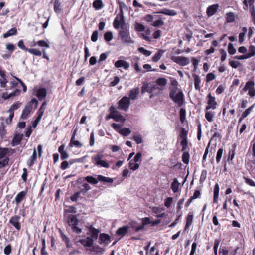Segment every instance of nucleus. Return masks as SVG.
<instances>
[{
    "label": "nucleus",
    "instance_id": "f257e3e1",
    "mask_svg": "<svg viewBox=\"0 0 255 255\" xmlns=\"http://www.w3.org/2000/svg\"><path fill=\"white\" fill-rule=\"evenodd\" d=\"M169 97L179 107H181L185 103L184 93L182 89L177 87L170 88Z\"/></svg>",
    "mask_w": 255,
    "mask_h": 255
},
{
    "label": "nucleus",
    "instance_id": "f03ea898",
    "mask_svg": "<svg viewBox=\"0 0 255 255\" xmlns=\"http://www.w3.org/2000/svg\"><path fill=\"white\" fill-rule=\"evenodd\" d=\"M120 26L121 29L119 32V35L121 41L123 43H133V41L130 36L129 27L126 25L125 21H120Z\"/></svg>",
    "mask_w": 255,
    "mask_h": 255
},
{
    "label": "nucleus",
    "instance_id": "7ed1b4c3",
    "mask_svg": "<svg viewBox=\"0 0 255 255\" xmlns=\"http://www.w3.org/2000/svg\"><path fill=\"white\" fill-rule=\"evenodd\" d=\"M118 3L120 9L119 12L115 18L113 23L115 29H118L120 27V21H125L123 8L126 7V5L123 2H119Z\"/></svg>",
    "mask_w": 255,
    "mask_h": 255
},
{
    "label": "nucleus",
    "instance_id": "20e7f679",
    "mask_svg": "<svg viewBox=\"0 0 255 255\" xmlns=\"http://www.w3.org/2000/svg\"><path fill=\"white\" fill-rule=\"evenodd\" d=\"M130 100L129 98L124 96L118 102V108L119 110L127 111L129 106Z\"/></svg>",
    "mask_w": 255,
    "mask_h": 255
},
{
    "label": "nucleus",
    "instance_id": "39448f33",
    "mask_svg": "<svg viewBox=\"0 0 255 255\" xmlns=\"http://www.w3.org/2000/svg\"><path fill=\"white\" fill-rule=\"evenodd\" d=\"M255 82L254 80H250L246 83L243 90L244 91L248 90V95L253 97L255 96V89L254 88Z\"/></svg>",
    "mask_w": 255,
    "mask_h": 255
},
{
    "label": "nucleus",
    "instance_id": "423d86ee",
    "mask_svg": "<svg viewBox=\"0 0 255 255\" xmlns=\"http://www.w3.org/2000/svg\"><path fill=\"white\" fill-rule=\"evenodd\" d=\"M103 156L101 154H97V155L92 157V161H94V164L97 165H100L101 167L105 168L109 167V164L105 160H102Z\"/></svg>",
    "mask_w": 255,
    "mask_h": 255
},
{
    "label": "nucleus",
    "instance_id": "0eeeda50",
    "mask_svg": "<svg viewBox=\"0 0 255 255\" xmlns=\"http://www.w3.org/2000/svg\"><path fill=\"white\" fill-rule=\"evenodd\" d=\"M38 101L35 99H32L25 106L22 112H32L36 109L38 107Z\"/></svg>",
    "mask_w": 255,
    "mask_h": 255
},
{
    "label": "nucleus",
    "instance_id": "6e6552de",
    "mask_svg": "<svg viewBox=\"0 0 255 255\" xmlns=\"http://www.w3.org/2000/svg\"><path fill=\"white\" fill-rule=\"evenodd\" d=\"M172 60L174 62L182 66L187 65L190 63L188 58L183 56H173L172 57Z\"/></svg>",
    "mask_w": 255,
    "mask_h": 255
},
{
    "label": "nucleus",
    "instance_id": "1a4fd4ad",
    "mask_svg": "<svg viewBox=\"0 0 255 255\" xmlns=\"http://www.w3.org/2000/svg\"><path fill=\"white\" fill-rule=\"evenodd\" d=\"M207 98L208 99V106L206 107V110H208L210 109L214 110L216 108V106L217 105L215 97L212 96L211 94L209 93L208 94Z\"/></svg>",
    "mask_w": 255,
    "mask_h": 255
},
{
    "label": "nucleus",
    "instance_id": "9d476101",
    "mask_svg": "<svg viewBox=\"0 0 255 255\" xmlns=\"http://www.w3.org/2000/svg\"><path fill=\"white\" fill-rule=\"evenodd\" d=\"M119 113H110V114L106 117V119L108 120L112 118L116 122L124 123L126 120L125 118L121 115L119 114Z\"/></svg>",
    "mask_w": 255,
    "mask_h": 255
},
{
    "label": "nucleus",
    "instance_id": "9b49d317",
    "mask_svg": "<svg viewBox=\"0 0 255 255\" xmlns=\"http://www.w3.org/2000/svg\"><path fill=\"white\" fill-rule=\"evenodd\" d=\"M26 195V192L22 191L19 192L17 194V195L16 196L14 201H13L12 202L13 204L14 202H15L16 204V209L19 207V204L22 202V201L25 198Z\"/></svg>",
    "mask_w": 255,
    "mask_h": 255
},
{
    "label": "nucleus",
    "instance_id": "f8f14e48",
    "mask_svg": "<svg viewBox=\"0 0 255 255\" xmlns=\"http://www.w3.org/2000/svg\"><path fill=\"white\" fill-rule=\"evenodd\" d=\"M110 236L105 233H101L99 235V243L100 244H104L105 245H107L110 242Z\"/></svg>",
    "mask_w": 255,
    "mask_h": 255
},
{
    "label": "nucleus",
    "instance_id": "ddd939ff",
    "mask_svg": "<svg viewBox=\"0 0 255 255\" xmlns=\"http://www.w3.org/2000/svg\"><path fill=\"white\" fill-rule=\"evenodd\" d=\"M20 217L17 215L12 217L9 220V223L12 225L17 230H19L21 226L19 223Z\"/></svg>",
    "mask_w": 255,
    "mask_h": 255
},
{
    "label": "nucleus",
    "instance_id": "4468645a",
    "mask_svg": "<svg viewBox=\"0 0 255 255\" xmlns=\"http://www.w3.org/2000/svg\"><path fill=\"white\" fill-rule=\"evenodd\" d=\"M140 93V88L136 87L132 88L129 91L128 96L129 99L131 100H135L136 99L137 96Z\"/></svg>",
    "mask_w": 255,
    "mask_h": 255
},
{
    "label": "nucleus",
    "instance_id": "2eb2a0df",
    "mask_svg": "<svg viewBox=\"0 0 255 255\" xmlns=\"http://www.w3.org/2000/svg\"><path fill=\"white\" fill-rule=\"evenodd\" d=\"M79 242L84 247H90L93 245V239L91 237H87L86 238L80 240Z\"/></svg>",
    "mask_w": 255,
    "mask_h": 255
},
{
    "label": "nucleus",
    "instance_id": "dca6fc26",
    "mask_svg": "<svg viewBox=\"0 0 255 255\" xmlns=\"http://www.w3.org/2000/svg\"><path fill=\"white\" fill-rule=\"evenodd\" d=\"M115 66L117 68L123 67L125 70H127L129 67V64L125 60H118L115 63Z\"/></svg>",
    "mask_w": 255,
    "mask_h": 255
},
{
    "label": "nucleus",
    "instance_id": "f3484780",
    "mask_svg": "<svg viewBox=\"0 0 255 255\" xmlns=\"http://www.w3.org/2000/svg\"><path fill=\"white\" fill-rule=\"evenodd\" d=\"M155 13L163 14L169 16H175L177 15V12L175 10L167 8H163L159 11L156 12Z\"/></svg>",
    "mask_w": 255,
    "mask_h": 255
},
{
    "label": "nucleus",
    "instance_id": "a211bd4d",
    "mask_svg": "<svg viewBox=\"0 0 255 255\" xmlns=\"http://www.w3.org/2000/svg\"><path fill=\"white\" fill-rule=\"evenodd\" d=\"M162 90V89L158 87L157 85H151L149 88V93L151 94V95H157L159 94L160 91ZM151 96L152 95L150 96V98H151Z\"/></svg>",
    "mask_w": 255,
    "mask_h": 255
},
{
    "label": "nucleus",
    "instance_id": "6ab92c4d",
    "mask_svg": "<svg viewBox=\"0 0 255 255\" xmlns=\"http://www.w3.org/2000/svg\"><path fill=\"white\" fill-rule=\"evenodd\" d=\"M23 135L22 134H16L12 141V146H15L16 145H19L23 139Z\"/></svg>",
    "mask_w": 255,
    "mask_h": 255
},
{
    "label": "nucleus",
    "instance_id": "aec40b11",
    "mask_svg": "<svg viewBox=\"0 0 255 255\" xmlns=\"http://www.w3.org/2000/svg\"><path fill=\"white\" fill-rule=\"evenodd\" d=\"M193 77L194 78V87L196 90L200 91L201 89L200 83H201V78L200 77L197 75L196 74H193L192 75Z\"/></svg>",
    "mask_w": 255,
    "mask_h": 255
},
{
    "label": "nucleus",
    "instance_id": "412c9836",
    "mask_svg": "<svg viewBox=\"0 0 255 255\" xmlns=\"http://www.w3.org/2000/svg\"><path fill=\"white\" fill-rule=\"evenodd\" d=\"M218 7V4H213L209 6L207 9V14L209 16L213 15L217 12Z\"/></svg>",
    "mask_w": 255,
    "mask_h": 255
},
{
    "label": "nucleus",
    "instance_id": "4be33fe9",
    "mask_svg": "<svg viewBox=\"0 0 255 255\" xmlns=\"http://www.w3.org/2000/svg\"><path fill=\"white\" fill-rule=\"evenodd\" d=\"M129 227L128 226H124L119 228L116 231V234L123 237L126 235L128 232Z\"/></svg>",
    "mask_w": 255,
    "mask_h": 255
},
{
    "label": "nucleus",
    "instance_id": "5701e85b",
    "mask_svg": "<svg viewBox=\"0 0 255 255\" xmlns=\"http://www.w3.org/2000/svg\"><path fill=\"white\" fill-rule=\"evenodd\" d=\"M46 94L47 92L45 88H41L37 90L36 96L40 100H42L46 97Z\"/></svg>",
    "mask_w": 255,
    "mask_h": 255
},
{
    "label": "nucleus",
    "instance_id": "b1692460",
    "mask_svg": "<svg viewBox=\"0 0 255 255\" xmlns=\"http://www.w3.org/2000/svg\"><path fill=\"white\" fill-rule=\"evenodd\" d=\"M21 93V91L19 89H16L12 92L10 94H7V93H4L3 94L2 97L5 99H8L11 97H14L16 96L19 95Z\"/></svg>",
    "mask_w": 255,
    "mask_h": 255
},
{
    "label": "nucleus",
    "instance_id": "393cba45",
    "mask_svg": "<svg viewBox=\"0 0 255 255\" xmlns=\"http://www.w3.org/2000/svg\"><path fill=\"white\" fill-rule=\"evenodd\" d=\"M89 230L91 233V236L90 237L93 239V241L96 240L98 237L99 230L91 226L89 228Z\"/></svg>",
    "mask_w": 255,
    "mask_h": 255
},
{
    "label": "nucleus",
    "instance_id": "a878e982",
    "mask_svg": "<svg viewBox=\"0 0 255 255\" xmlns=\"http://www.w3.org/2000/svg\"><path fill=\"white\" fill-rule=\"evenodd\" d=\"M98 182L99 181L105 183H112L114 181L113 179L110 177H105L101 175H97Z\"/></svg>",
    "mask_w": 255,
    "mask_h": 255
},
{
    "label": "nucleus",
    "instance_id": "bb28decb",
    "mask_svg": "<svg viewBox=\"0 0 255 255\" xmlns=\"http://www.w3.org/2000/svg\"><path fill=\"white\" fill-rule=\"evenodd\" d=\"M188 131L184 128H180L179 137L182 139L181 141L187 140Z\"/></svg>",
    "mask_w": 255,
    "mask_h": 255
},
{
    "label": "nucleus",
    "instance_id": "cd10ccee",
    "mask_svg": "<svg viewBox=\"0 0 255 255\" xmlns=\"http://www.w3.org/2000/svg\"><path fill=\"white\" fill-rule=\"evenodd\" d=\"M83 179L84 181H86L88 183L91 184H96L98 183L97 178H95L92 176H87L83 177Z\"/></svg>",
    "mask_w": 255,
    "mask_h": 255
},
{
    "label": "nucleus",
    "instance_id": "c85d7f7f",
    "mask_svg": "<svg viewBox=\"0 0 255 255\" xmlns=\"http://www.w3.org/2000/svg\"><path fill=\"white\" fill-rule=\"evenodd\" d=\"M193 219V215L192 213H189L186 218V222L184 228V230H186L192 224Z\"/></svg>",
    "mask_w": 255,
    "mask_h": 255
},
{
    "label": "nucleus",
    "instance_id": "c756f323",
    "mask_svg": "<svg viewBox=\"0 0 255 255\" xmlns=\"http://www.w3.org/2000/svg\"><path fill=\"white\" fill-rule=\"evenodd\" d=\"M104 4L101 0H95L93 3V7L95 10H100L103 8Z\"/></svg>",
    "mask_w": 255,
    "mask_h": 255
},
{
    "label": "nucleus",
    "instance_id": "7c9ffc66",
    "mask_svg": "<svg viewBox=\"0 0 255 255\" xmlns=\"http://www.w3.org/2000/svg\"><path fill=\"white\" fill-rule=\"evenodd\" d=\"M156 17L160 19L154 21L151 25L155 27H158L163 26L164 24V22L161 19V16L160 15H157L156 16Z\"/></svg>",
    "mask_w": 255,
    "mask_h": 255
},
{
    "label": "nucleus",
    "instance_id": "2f4dec72",
    "mask_svg": "<svg viewBox=\"0 0 255 255\" xmlns=\"http://www.w3.org/2000/svg\"><path fill=\"white\" fill-rule=\"evenodd\" d=\"M164 51L163 50H159L155 54V55L152 57V60L154 62H158L159 59L161 58L163 54L164 53Z\"/></svg>",
    "mask_w": 255,
    "mask_h": 255
},
{
    "label": "nucleus",
    "instance_id": "473e14b6",
    "mask_svg": "<svg viewBox=\"0 0 255 255\" xmlns=\"http://www.w3.org/2000/svg\"><path fill=\"white\" fill-rule=\"evenodd\" d=\"M180 183L176 178H174L173 182L171 183V188L174 193H176L178 191Z\"/></svg>",
    "mask_w": 255,
    "mask_h": 255
},
{
    "label": "nucleus",
    "instance_id": "72a5a7b5",
    "mask_svg": "<svg viewBox=\"0 0 255 255\" xmlns=\"http://www.w3.org/2000/svg\"><path fill=\"white\" fill-rule=\"evenodd\" d=\"M219 186L218 184H216L214 186V195H213V202L216 203L219 196Z\"/></svg>",
    "mask_w": 255,
    "mask_h": 255
},
{
    "label": "nucleus",
    "instance_id": "f704fd0d",
    "mask_svg": "<svg viewBox=\"0 0 255 255\" xmlns=\"http://www.w3.org/2000/svg\"><path fill=\"white\" fill-rule=\"evenodd\" d=\"M69 225L73 226L78 224V220L75 215H71L69 217L68 220Z\"/></svg>",
    "mask_w": 255,
    "mask_h": 255
},
{
    "label": "nucleus",
    "instance_id": "c9c22d12",
    "mask_svg": "<svg viewBox=\"0 0 255 255\" xmlns=\"http://www.w3.org/2000/svg\"><path fill=\"white\" fill-rule=\"evenodd\" d=\"M226 20L228 23H232L235 21V15L233 12H230L226 13Z\"/></svg>",
    "mask_w": 255,
    "mask_h": 255
},
{
    "label": "nucleus",
    "instance_id": "e433bc0d",
    "mask_svg": "<svg viewBox=\"0 0 255 255\" xmlns=\"http://www.w3.org/2000/svg\"><path fill=\"white\" fill-rule=\"evenodd\" d=\"M17 33V29L15 27L12 28L3 34V37L7 38L10 36L16 35Z\"/></svg>",
    "mask_w": 255,
    "mask_h": 255
},
{
    "label": "nucleus",
    "instance_id": "4c0bfd02",
    "mask_svg": "<svg viewBox=\"0 0 255 255\" xmlns=\"http://www.w3.org/2000/svg\"><path fill=\"white\" fill-rule=\"evenodd\" d=\"M54 11L57 13H59L61 12V3L59 2V0H55L54 3Z\"/></svg>",
    "mask_w": 255,
    "mask_h": 255
},
{
    "label": "nucleus",
    "instance_id": "58836bf2",
    "mask_svg": "<svg viewBox=\"0 0 255 255\" xmlns=\"http://www.w3.org/2000/svg\"><path fill=\"white\" fill-rule=\"evenodd\" d=\"M82 188H81L78 192H80V194L83 193L85 194L87 192L91 189V187L88 183H84L82 185Z\"/></svg>",
    "mask_w": 255,
    "mask_h": 255
},
{
    "label": "nucleus",
    "instance_id": "ea45409f",
    "mask_svg": "<svg viewBox=\"0 0 255 255\" xmlns=\"http://www.w3.org/2000/svg\"><path fill=\"white\" fill-rule=\"evenodd\" d=\"M27 51L31 54L36 56H40L42 54V52H41L40 50L36 48H28Z\"/></svg>",
    "mask_w": 255,
    "mask_h": 255
},
{
    "label": "nucleus",
    "instance_id": "a19ab883",
    "mask_svg": "<svg viewBox=\"0 0 255 255\" xmlns=\"http://www.w3.org/2000/svg\"><path fill=\"white\" fill-rule=\"evenodd\" d=\"M119 132L122 135L127 136H128L130 133L131 130L128 128H124L122 129H120L119 131Z\"/></svg>",
    "mask_w": 255,
    "mask_h": 255
},
{
    "label": "nucleus",
    "instance_id": "79ce46f5",
    "mask_svg": "<svg viewBox=\"0 0 255 255\" xmlns=\"http://www.w3.org/2000/svg\"><path fill=\"white\" fill-rule=\"evenodd\" d=\"M156 85L162 87L167 84V81L165 78H159L156 80Z\"/></svg>",
    "mask_w": 255,
    "mask_h": 255
},
{
    "label": "nucleus",
    "instance_id": "37998d69",
    "mask_svg": "<svg viewBox=\"0 0 255 255\" xmlns=\"http://www.w3.org/2000/svg\"><path fill=\"white\" fill-rule=\"evenodd\" d=\"M190 155L188 152H184L182 155V161L185 164H188L189 161Z\"/></svg>",
    "mask_w": 255,
    "mask_h": 255
},
{
    "label": "nucleus",
    "instance_id": "c03bdc74",
    "mask_svg": "<svg viewBox=\"0 0 255 255\" xmlns=\"http://www.w3.org/2000/svg\"><path fill=\"white\" fill-rule=\"evenodd\" d=\"M21 104V103L19 101L15 102L11 106L7 112H14L15 110H17L19 107H20Z\"/></svg>",
    "mask_w": 255,
    "mask_h": 255
},
{
    "label": "nucleus",
    "instance_id": "a18cd8bd",
    "mask_svg": "<svg viewBox=\"0 0 255 255\" xmlns=\"http://www.w3.org/2000/svg\"><path fill=\"white\" fill-rule=\"evenodd\" d=\"M74 136L73 135L70 142V145L72 146H75L76 147L80 148L82 146V144L78 141L77 140H74Z\"/></svg>",
    "mask_w": 255,
    "mask_h": 255
},
{
    "label": "nucleus",
    "instance_id": "49530a36",
    "mask_svg": "<svg viewBox=\"0 0 255 255\" xmlns=\"http://www.w3.org/2000/svg\"><path fill=\"white\" fill-rule=\"evenodd\" d=\"M249 58H251L255 55V47L250 45L249 47V52L246 53Z\"/></svg>",
    "mask_w": 255,
    "mask_h": 255
},
{
    "label": "nucleus",
    "instance_id": "de8ad7c7",
    "mask_svg": "<svg viewBox=\"0 0 255 255\" xmlns=\"http://www.w3.org/2000/svg\"><path fill=\"white\" fill-rule=\"evenodd\" d=\"M229 64L233 68H237L239 66L241 65V63L238 61H234V60H229Z\"/></svg>",
    "mask_w": 255,
    "mask_h": 255
},
{
    "label": "nucleus",
    "instance_id": "09e8293b",
    "mask_svg": "<svg viewBox=\"0 0 255 255\" xmlns=\"http://www.w3.org/2000/svg\"><path fill=\"white\" fill-rule=\"evenodd\" d=\"M113 37V34L111 31H107L104 35V39L107 42L110 41Z\"/></svg>",
    "mask_w": 255,
    "mask_h": 255
},
{
    "label": "nucleus",
    "instance_id": "8fccbe9b",
    "mask_svg": "<svg viewBox=\"0 0 255 255\" xmlns=\"http://www.w3.org/2000/svg\"><path fill=\"white\" fill-rule=\"evenodd\" d=\"M138 50L139 52L143 54L146 56H149L151 54V52L145 49L143 47H139L138 49Z\"/></svg>",
    "mask_w": 255,
    "mask_h": 255
},
{
    "label": "nucleus",
    "instance_id": "3c124183",
    "mask_svg": "<svg viewBox=\"0 0 255 255\" xmlns=\"http://www.w3.org/2000/svg\"><path fill=\"white\" fill-rule=\"evenodd\" d=\"M43 113H39V115L36 117L35 120L32 123V127L34 128H35L38 123L39 122L40 120H41L42 116H43Z\"/></svg>",
    "mask_w": 255,
    "mask_h": 255
},
{
    "label": "nucleus",
    "instance_id": "603ef678",
    "mask_svg": "<svg viewBox=\"0 0 255 255\" xmlns=\"http://www.w3.org/2000/svg\"><path fill=\"white\" fill-rule=\"evenodd\" d=\"M216 78V75L213 73H209L207 74L206 77V82L209 83V82L214 80Z\"/></svg>",
    "mask_w": 255,
    "mask_h": 255
},
{
    "label": "nucleus",
    "instance_id": "864d4df0",
    "mask_svg": "<svg viewBox=\"0 0 255 255\" xmlns=\"http://www.w3.org/2000/svg\"><path fill=\"white\" fill-rule=\"evenodd\" d=\"M228 52L230 55H233L236 52V49L234 47L233 44L231 43L228 44Z\"/></svg>",
    "mask_w": 255,
    "mask_h": 255
},
{
    "label": "nucleus",
    "instance_id": "5fc2aeb1",
    "mask_svg": "<svg viewBox=\"0 0 255 255\" xmlns=\"http://www.w3.org/2000/svg\"><path fill=\"white\" fill-rule=\"evenodd\" d=\"M37 154L36 149L35 148H34L32 155L31 157V162H30V164L29 165L30 166H32V165H33L34 164V162L36 160V159H37Z\"/></svg>",
    "mask_w": 255,
    "mask_h": 255
},
{
    "label": "nucleus",
    "instance_id": "6e6d98bb",
    "mask_svg": "<svg viewBox=\"0 0 255 255\" xmlns=\"http://www.w3.org/2000/svg\"><path fill=\"white\" fill-rule=\"evenodd\" d=\"M207 172L206 170H203L201 172V174L200 178V183H203L206 180L207 177Z\"/></svg>",
    "mask_w": 255,
    "mask_h": 255
},
{
    "label": "nucleus",
    "instance_id": "4d7b16f0",
    "mask_svg": "<svg viewBox=\"0 0 255 255\" xmlns=\"http://www.w3.org/2000/svg\"><path fill=\"white\" fill-rule=\"evenodd\" d=\"M37 45L41 47L48 48L49 47L48 43L44 40H39L37 41Z\"/></svg>",
    "mask_w": 255,
    "mask_h": 255
},
{
    "label": "nucleus",
    "instance_id": "13d9d810",
    "mask_svg": "<svg viewBox=\"0 0 255 255\" xmlns=\"http://www.w3.org/2000/svg\"><path fill=\"white\" fill-rule=\"evenodd\" d=\"M1 79H0V84L1 87L5 88L6 87V84L7 81L6 79V76L5 74L4 76H1Z\"/></svg>",
    "mask_w": 255,
    "mask_h": 255
},
{
    "label": "nucleus",
    "instance_id": "bf43d9fd",
    "mask_svg": "<svg viewBox=\"0 0 255 255\" xmlns=\"http://www.w3.org/2000/svg\"><path fill=\"white\" fill-rule=\"evenodd\" d=\"M223 150L222 148H220L217 151L216 158V161L218 163H219L221 160V157L222 156V154H223Z\"/></svg>",
    "mask_w": 255,
    "mask_h": 255
},
{
    "label": "nucleus",
    "instance_id": "052dcab7",
    "mask_svg": "<svg viewBox=\"0 0 255 255\" xmlns=\"http://www.w3.org/2000/svg\"><path fill=\"white\" fill-rule=\"evenodd\" d=\"M145 26L141 23H137L135 24V29L137 31L142 32L145 30Z\"/></svg>",
    "mask_w": 255,
    "mask_h": 255
},
{
    "label": "nucleus",
    "instance_id": "680f3d73",
    "mask_svg": "<svg viewBox=\"0 0 255 255\" xmlns=\"http://www.w3.org/2000/svg\"><path fill=\"white\" fill-rule=\"evenodd\" d=\"M6 48L7 50H8L9 52H10V54L12 53L14 51L15 46V45L10 43H8L6 44Z\"/></svg>",
    "mask_w": 255,
    "mask_h": 255
},
{
    "label": "nucleus",
    "instance_id": "e2e57ef3",
    "mask_svg": "<svg viewBox=\"0 0 255 255\" xmlns=\"http://www.w3.org/2000/svg\"><path fill=\"white\" fill-rule=\"evenodd\" d=\"M149 84L147 83H144L141 87V92L142 94L147 92L149 93Z\"/></svg>",
    "mask_w": 255,
    "mask_h": 255
},
{
    "label": "nucleus",
    "instance_id": "0e129e2a",
    "mask_svg": "<svg viewBox=\"0 0 255 255\" xmlns=\"http://www.w3.org/2000/svg\"><path fill=\"white\" fill-rule=\"evenodd\" d=\"M220 53L221 54V61L223 62L226 59L227 53L223 49H220Z\"/></svg>",
    "mask_w": 255,
    "mask_h": 255
},
{
    "label": "nucleus",
    "instance_id": "69168bd1",
    "mask_svg": "<svg viewBox=\"0 0 255 255\" xmlns=\"http://www.w3.org/2000/svg\"><path fill=\"white\" fill-rule=\"evenodd\" d=\"M98 32L97 30H95L93 32L91 35V41L92 42H96L98 40Z\"/></svg>",
    "mask_w": 255,
    "mask_h": 255
},
{
    "label": "nucleus",
    "instance_id": "338daca9",
    "mask_svg": "<svg viewBox=\"0 0 255 255\" xmlns=\"http://www.w3.org/2000/svg\"><path fill=\"white\" fill-rule=\"evenodd\" d=\"M142 158V154L141 152H138L136 153V155L134 156L133 158V161L134 162L137 163L138 162L141 161Z\"/></svg>",
    "mask_w": 255,
    "mask_h": 255
},
{
    "label": "nucleus",
    "instance_id": "774afa93",
    "mask_svg": "<svg viewBox=\"0 0 255 255\" xmlns=\"http://www.w3.org/2000/svg\"><path fill=\"white\" fill-rule=\"evenodd\" d=\"M9 158L8 157L5 158L2 160L0 161V168H3L8 164Z\"/></svg>",
    "mask_w": 255,
    "mask_h": 255
}]
</instances>
